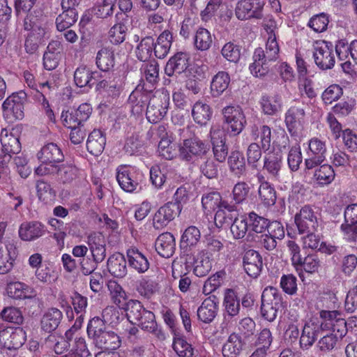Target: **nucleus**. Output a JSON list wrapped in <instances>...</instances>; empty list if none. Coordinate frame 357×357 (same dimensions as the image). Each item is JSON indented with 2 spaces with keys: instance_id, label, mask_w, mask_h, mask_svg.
<instances>
[{
  "instance_id": "obj_16",
  "label": "nucleus",
  "mask_w": 357,
  "mask_h": 357,
  "mask_svg": "<svg viewBox=\"0 0 357 357\" xmlns=\"http://www.w3.org/2000/svg\"><path fill=\"white\" fill-rule=\"evenodd\" d=\"M308 158L305 160V169H312L324 162L326 146L325 142L317 137L312 138L308 142Z\"/></svg>"
},
{
  "instance_id": "obj_15",
  "label": "nucleus",
  "mask_w": 357,
  "mask_h": 357,
  "mask_svg": "<svg viewBox=\"0 0 357 357\" xmlns=\"http://www.w3.org/2000/svg\"><path fill=\"white\" fill-rule=\"evenodd\" d=\"M264 3L260 0H241L238 1L235 8V14L240 20L262 17Z\"/></svg>"
},
{
  "instance_id": "obj_29",
  "label": "nucleus",
  "mask_w": 357,
  "mask_h": 357,
  "mask_svg": "<svg viewBox=\"0 0 357 357\" xmlns=\"http://www.w3.org/2000/svg\"><path fill=\"white\" fill-rule=\"evenodd\" d=\"M88 245L92 257L102 262L106 257V240L101 232H93L88 236Z\"/></svg>"
},
{
  "instance_id": "obj_36",
  "label": "nucleus",
  "mask_w": 357,
  "mask_h": 357,
  "mask_svg": "<svg viewBox=\"0 0 357 357\" xmlns=\"http://www.w3.org/2000/svg\"><path fill=\"white\" fill-rule=\"evenodd\" d=\"M340 335V333L333 331H324V333L321 335V337L319 340L316 348L323 355L331 352L337 348L339 341L344 336Z\"/></svg>"
},
{
  "instance_id": "obj_11",
  "label": "nucleus",
  "mask_w": 357,
  "mask_h": 357,
  "mask_svg": "<svg viewBox=\"0 0 357 357\" xmlns=\"http://www.w3.org/2000/svg\"><path fill=\"white\" fill-rule=\"evenodd\" d=\"M313 57L316 65L322 70L331 69L335 65L333 46L325 40H317L313 44Z\"/></svg>"
},
{
  "instance_id": "obj_28",
  "label": "nucleus",
  "mask_w": 357,
  "mask_h": 357,
  "mask_svg": "<svg viewBox=\"0 0 357 357\" xmlns=\"http://www.w3.org/2000/svg\"><path fill=\"white\" fill-rule=\"evenodd\" d=\"M5 290L6 295L15 300L31 299L36 295L33 288L20 281L7 282Z\"/></svg>"
},
{
  "instance_id": "obj_34",
  "label": "nucleus",
  "mask_w": 357,
  "mask_h": 357,
  "mask_svg": "<svg viewBox=\"0 0 357 357\" xmlns=\"http://www.w3.org/2000/svg\"><path fill=\"white\" fill-rule=\"evenodd\" d=\"M135 289L144 298L151 299L160 289L158 282L148 276H142L135 281Z\"/></svg>"
},
{
  "instance_id": "obj_55",
  "label": "nucleus",
  "mask_w": 357,
  "mask_h": 357,
  "mask_svg": "<svg viewBox=\"0 0 357 357\" xmlns=\"http://www.w3.org/2000/svg\"><path fill=\"white\" fill-rule=\"evenodd\" d=\"M45 34V29H39L38 32H29L24 41L26 52L29 54L36 53Z\"/></svg>"
},
{
  "instance_id": "obj_26",
  "label": "nucleus",
  "mask_w": 357,
  "mask_h": 357,
  "mask_svg": "<svg viewBox=\"0 0 357 357\" xmlns=\"http://www.w3.org/2000/svg\"><path fill=\"white\" fill-rule=\"evenodd\" d=\"M324 329L319 322L311 319L306 322L300 338V344L302 349H307L314 343L317 337L324 333Z\"/></svg>"
},
{
  "instance_id": "obj_47",
  "label": "nucleus",
  "mask_w": 357,
  "mask_h": 357,
  "mask_svg": "<svg viewBox=\"0 0 357 357\" xmlns=\"http://www.w3.org/2000/svg\"><path fill=\"white\" fill-rule=\"evenodd\" d=\"M62 13L56 18V29L59 31H64L73 26L78 19L76 8H62Z\"/></svg>"
},
{
  "instance_id": "obj_41",
  "label": "nucleus",
  "mask_w": 357,
  "mask_h": 357,
  "mask_svg": "<svg viewBox=\"0 0 357 357\" xmlns=\"http://www.w3.org/2000/svg\"><path fill=\"white\" fill-rule=\"evenodd\" d=\"M259 105L265 115H277L282 109V98L279 94L272 96L264 94L260 98Z\"/></svg>"
},
{
  "instance_id": "obj_31",
  "label": "nucleus",
  "mask_w": 357,
  "mask_h": 357,
  "mask_svg": "<svg viewBox=\"0 0 357 357\" xmlns=\"http://www.w3.org/2000/svg\"><path fill=\"white\" fill-rule=\"evenodd\" d=\"M304 116L303 108L293 106L287 110L285 114V123L290 133L296 135L303 129Z\"/></svg>"
},
{
  "instance_id": "obj_51",
  "label": "nucleus",
  "mask_w": 357,
  "mask_h": 357,
  "mask_svg": "<svg viewBox=\"0 0 357 357\" xmlns=\"http://www.w3.org/2000/svg\"><path fill=\"white\" fill-rule=\"evenodd\" d=\"M201 233L199 229L195 226H190L183 231L180 241V245L183 249H191L197 245L199 242Z\"/></svg>"
},
{
  "instance_id": "obj_3",
  "label": "nucleus",
  "mask_w": 357,
  "mask_h": 357,
  "mask_svg": "<svg viewBox=\"0 0 357 357\" xmlns=\"http://www.w3.org/2000/svg\"><path fill=\"white\" fill-rule=\"evenodd\" d=\"M202 204L205 210L215 211L213 220L208 221L210 232L213 234L220 232L223 227V201L220 193L213 191L204 195Z\"/></svg>"
},
{
  "instance_id": "obj_6",
  "label": "nucleus",
  "mask_w": 357,
  "mask_h": 357,
  "mask_svg": "<svg viewBox=\"0 0 357 357\" xmlns=\"http://www.w3.org/2000/svg\"><path fill=\"white\" fill-rule=\"evenodd\" d=\"M1 144L2 163H8L13 155L21 151L22 146L20 142V132L17 128H3L0 133Z\"/></svg>"
},
{
  "instance_id": "obj_5",
  "label": "nucleus",
  "mask_w": 357,
  "mask_h": 357,
  "mask_svg": "<svg viewBox=\"0 0 357 357\" xmlns=\"http://www.w3.org/2000/svg\"><path fill=\"white\" fill-rule=\"evenodd\" d=\"M27 95L24 91H19L8 96L2 104L4 117L10 122L22 119L24 116V104Z\"/></svg>"
},
{
  "instance_id": "obj_25",
  "label": "nucleus",
  "mask_w": 357,
  "mask_h": 357,
  "mask_svg": "<svg viewBox=\"0 0 357 357\" xmlns=\"http://www.w3.org/2000/svg\"><path fill=\"white\" fill-rule=\"evenodd\" d=\"M227 208L231 213L229 215L225 212V222L230 223L234 218L230 227V231L235 239H239L245 236L248 230V222L243 217L237 218L238 213L234 206H228L225 204V209Z\"/></svg>"
},
{
  "instance_id": "obj_22",
  "label": "nucleus",
  "mask_w": 357,
  "mask_h": 357,
  "mask_svg": "<svg viewBox=\"0 0 357 357\" xmlns=\"http://www.w3.org/2000/svg\"><path fill=\"white\" fill-rule=\"evenodd\" d=\"M37 156L40 165L47 167L58 166L64 160L61 149L54 143H48L43 146Z\"/></svg>"
},
{
  "instance_id": "obj_39",
  "label": "nucleus",
  "mask_w": 357,
  "mask_h": 357,
  "mask_svg": "<svg viewBox=\"0 0 357 357\" xmlns=\"http://www.w3.org/2000/svg\"><path fill=\"white\" fill-rule=\"evenodd\" d=\"M106 137L100 130L94 129L86 141V149L93 155H100L105 149Z\"/></svg>"
},
{
  "instance_id": "obj_62",
  "label": "nucleus",
  "mask_w": 357,
  "mask_h": 357,
  "mask_svg": "<svg viewBox=\"0 0 357 357\" xmlns=\"http://www.w3.org/2000/svg\"><path fill=\"white\" fill-rule=\"evenodd\" d=\"M228 165L231 172L241 175L245 169L244 158L239 151H234L228 158Z\"/></svg>"
},
{
  "instance_id": "obj_48",
  "label": "nucleus",
  "mask_w": 357,
  "mask_h": 357,
  "mask_svg": "<svg viewBox=\"0 0 357 357\" xmlns=\"http://www.w3.org/2000/svg\"><path fill=\"white\" fill-rule=\"evenodd\" d=\"M192 116L196 123L205 126L211 118L212 110L208 105L197 101L192 106Z\"/></svg>"
},
{
  "instance_id": "obj_56",
  "label": "nucleus",
  "mask_w": 357,
  "mask_h": 357,
  "mask_svg": "<svg viewBox=\"0 0 357 357\" xmlns=\"http://www.w3.org/2000/svg\"><path fill=\"white\" fill-rule=\"evenodd\" d=\"M335 171L331 165H323L317 169L314 174V178L320 185L331 183L335 178Z\"/></svg>"
},
{
  "instance_id": "obj_64",
  "label": "nucleus",
  "mask_w": 357,
  "mask_h": 357,
  "mask_svg": "<svg viewBox=\"0 0 357 357\" xmlns=\"http://www.w3.org/2000/svg\"><path fill=\"white\" fill-rule=\"evenodd\" d=\"M356 102L355 100L351 98L344 101H340L336 103L332 107V114L337 115L340 117H345L349 115L355 109Z\"/></svg>"
},
{
  "instance_id": "obj_37",
  "label": "nucleus",
  "mask_w": 357,
  "mask_h": 357,
  "mask_svg": "<svg viewBox=\"0 0 357 357\" xmlns=\"http://www.w3.org/2000/svg\"><path fill=\"white\" fill-rule=\"evenodd\" d=\"M155 250L162 257L169 258L173 255L175 250V239L169 232L159 235L155 243Z\"/></svg>"
},
{
  "instance_id": "obj_12",
  "label": "nucleus",
  "mask_w": 357,
  "mask_h": 357,
  "mask_svg": "<svg viewBox=\"0 0 357 357\" xmlns=\"http://www.w3.org/2000/svg\"><path fill=\"white\" fill-rule=\"evenodd\" d=\"M294 222L298 233L317 232L320 226L319 219L312 208L305 205L295 215Z\"/></svg>"
},
{
  "instance_id": "obj_61",
  "label": "nucleus",
  "mask_w": 357,
  "mask_h": 357,
  "mask_svg": "<svg viewBox=\"0 0 357 357\" xmlns=\"http://www.w3.org/2000/svg\"><path fill=\"white\" fill-rule=\"evenodd\" d=\"M242 347L243 343L240 337L235 333L231 334L225 344V351H227L225 357H237Z\"/></svg>"
},
{
  "instance_id": "obj_63",
  "label": "nucleus",
  "mask_w": 357,
  "mask_h": 357,
  "mask_svg": "<svg viewBox=\"0 0 357 357\" xmlns=\"http://www.w3.org/2000/svg\"><path fill=\"white\" fill-rule=\"evenodd\" d=\"M212 268V263L208 256L204 254L197 257L194 262V273L197 277L206 275Z\"/></svg>"
},
{
  "instance_id": "obj_10",
  "label": "nucleus",
  "mask_w": 357,
  "mask_h": 357,
  "mask_svg": "<svg viewBox=\"0 0 357 357\" xmlns=\"http://www.w3.org/2000/svg\"><path fill=\"white\" fill-rule=\"evenodd\" d=\"M79 328L80 325L75 323L66 331V338L70 341V349L67 354L61 357H89L91 356L85 337L81 335Z\"/></svg>"
},
{
  "instance_id": "obj_58",
  "label": "nucleus",
  "mask_w": 357,
  "mask_h": 357,
  "mask_svg": "<svg viewBox=\"0 0 357 357\" xmlns=\"http://www.w3.org/2000/svg\"><path fill=\"white\" fill-rule=\"evenodd\" d=\"M0 319L17 325H21L24 321V317L20 309L13 306L4 307L0 312Z\"/></svg>"
},
{
  "instance_id": "obj_35",
  "label": "nucleus",
  "mask_w": 357,
  "mask_h": 357,
  "mask_svg": "<svg viewBox=\"0 0 357 357\" xmlns=\"http://www.w3.org/2000/svg\"><path fill=\"white\" fill-rule=\"evenodd\" d=\"M107 287L112 303L127 312L130 300H128L127 293L123 288L116 281H109Z\"/></svg>"
},
{
  "instance_id": "obj_44",
  "label": "nucleus",
  "mask_w": 357,
  "mask_h": 357,
  "mask_svg": "<svg viewBox=\"0 0 357 357\" xmlns=\"http://www.w3.org/2000/svg\"><path fill=\"white\" fill-rule=\"evenodd\" d=\"M96 347L110 351L119 349L121 344L119 336L113 331H105L94 340Z\"/></svg>"
},
{
  "instance_id": "obj_14",
  "label": "nucleus",
  "mask_w": 357,
  "mask_h": 357,
  "mask_svg": "<svg viewBox=\"0 0 357 357\" xmlns=\"http://www.w3.org/2000/svg\"><path fill=\"white\" fill-rule=\"evenodd\" d=\"M321 321L319 325L324 331H333V332L340 333V335H345L347 333V323L341 316V313L337 310H321L320 312Z\"/></svg>"
},
{
  "instance_id": "obj_53",
  "label": "nucleus",
  "mask_w": 357,
  "mask_h": 357,
  "mask_svg": "<svg viewBox=\"0 0 357 357\" xmlns=\"http://www.w3.org/2000/svg\"><path fill=\"white\" fill-rule=\"evenodd\" d=\"M213 43V38L210 31L203 27H199L194 36V45L200 51L208 50Z\"/></svg>"
},
{
  "instance_id": "obj_9",
  "label": "nucleus",
  "mask_w": 357,
  "mask_h": 357,
  "mask_svg": "<svg viewBox=\"0 0 357 357\" xmlns=\"http://www.w3.org/2000/svg\"><path fill=\"white\" fill-rule=\"evenodd\" d=\"M26 341V333L22 327H8L0 323V346L17 350Z\"/></svg>"
},
{
  "instance_id": "obj_1",
  "label": "nucleus",
  "mask_w": 357,
  "mask_h": 357,
  "mask_svg": "<svg viewBox=\"0 0 357 357\" xmlns=\"http://www.w3.org/2000/svg\"><path fill=\"white\" fill-rule=\"evenodd\" d=\"M126 316L130 322L137 324L143 331L151 333L160 341L165 340L166 334L162 326L158 324L155 314L146 310L139 300L130 299Z\"/></svg>"
},
{
  "instance_id": "obj_7",
  "label": "nucleus",
  "mask_w": 357,
  "mask_h": 357,
  "mask_svg": "<svg viewBox=\"0 0 357 357\" xmlns=\"http://www.w3.org/2000/svg\"><path fill=\"white\" fill-rule=\"evenodd\" d=\"M152 93V86H147L143 80L140 81L128 100L133 115L139 116L145 112Z\"/></svg>"
},
{
  "instance_id": "obj_60",
  "label": "nucleus",
  "mask_w": 357,
  "mask_h": 357,
  "mask_svg": "<svg viewBox=\"0 0 357 357\" xmlns=\"http://www.w3.org/2000/svg\"><path fill=\"white\" fill-rule=\"evenodd\" d=\"M127 26L123 22L116 23L108 32V38L111 43L119 45L126 40Z\"/></svg>"
},
{
  "instance_id": "obj_49",
  "label": "nucleus",
  "mask_w": 357,
  "mask_h": 357,
  "mask_svg": "<svg viewBox=\"0 0 357 357\" xmlns=\"http://www.w3.org/2000/svg\"><path fill=\"white\" fill-rule=\"evenodd\" d=\"M251 135L255 140L259 139L261 147L264 151H268L271 146L272 136L271 129L266 125H263L259 128L257 126L252 127Z\"/></svg>"
},
{
  "instance_id": "obj_19",
  "label": "nucleus",
  "mask_w": 357,
  "mask_h": 357,
  "mask_svg": "<svg viewBox=\"0 0 357 357\" xmlns=\"http://www.w3.org/2000/svg\"><path fill=\"white\" fill-rule=\"evenodd\" d=\"M117 314L118 312H116L115 309L112 307H107L102 312L103 319L99 317H95L90 319L86 329L88 336L93 340L97 339L98 336L105 332V324H112L114 322L112 318L111 317L109 319L108 316L115 315V317L118 319L119 317L117 316Z\"/></svg>"
},
{
  "instance_id": "obj_54",
  "label": "nucleus",
  "mask_w": 357,
  "mask_h": 357,
  "mask_svg": "<svg viewBox=\"0 0 357 357\" xmlns=\"http://www.w3.org/2000/svg\"><path fill=\"white\" fill-rule=\"evenodd\" d=\"M225 310L231 317L236 316L240 310V300L236 293L231 289L225 292Z\"/></svg>"
},
{
  "instance_id": "obj_30",
  "label": "nucleus",
  "mask_w": 357,
  "mask_h": 357,
  "mask_svg": "<svg viewBox=\"0 0 357 357\" xmlns=\"http://www.w3.org/2000/svg\"><path fill=\"white\" fill-rule=\"evenodd\" d=\"M101 78L100 73L93 71L91 69L85 66H79L74 73V81L78 87L88 86L91 88L95 82Z\"/></svg>"
},
{
  "instance_id": "obj_4",
  "label": "nucleus",
  "mask_w": 357,
  "mask_h": 357,
  "mask_svg": "<svg viewBox=\"0 0 357 357\" xmlns=\"http://www.w3.org/2000/svg\"><path fill=\"white\" fill-rule=\"evenodd\" d=\"M169 105V95L167 93L153 91L146 109V116L151 123H156L167 114Z\"/></svg>"
},
{
  "instance_id": "obj_32",
  "label": "nucleus",
  "mask_w": 357,
  "mask_h": 357,
  "mask_svg": "<svg viewBox=\"0 0 357 357\" xmlns=\"http://www.w3.org/2000/svg\"><path fill=\"white\" fill-rule=\"evenodd\" d=\"M188 66V54L185 52H180L169 59L165 68V71L168 76H172L174 73L181 74L185 72Z\"/></svg>"
},
{
  "instance_id": "obj_33",
  "label": "nucleus",
  "mask_w": 357,
  "mask_h": 357,
  "mask_svg": "<svg viewBox=\"0 0 357 357\" xmlns=\"http://www.w3.org/2000/svg\"><path fill=\"white\" fill-rule=\"evenodd\" d=\"M262 259L258 252L248 250L243 257V266L245 272L252 278H257L262 269Z\"/></svg>"
},
{
  "instance_id": "obj_27",
  "label": "nucleus",
  "mask_w": 357,
  "mask_h": 357,
  "mask_svg": "<svg viewBox=\"0 0 357 357\" xmlns=\"http://www.w3.org/2000/svg\"><path fill=\"white\" fill-rule=\"evenodd\" d=\"M129 266L138 273H144L149 268V261L144 252L136 246H131L126 250Z\"/></svg>"
},
{
  "instance_id": "obj_17",
  "label": "nucleus",
  "mask_w": 357,
  "mask_h": 357,
  "mask_svg": "<svg viewBox=\"0 0 357 357\" xmlns=\"http://www.w3.org/2000/svg\"><path fill=\"white\" fill-rule=\"evenodd\" d=\"M344 222L341 225L340 229L347 241H357V204L349 205L344 213Z\"/></svg>"
},
{
  "instance_id": "obj_40",
  "label": "nucleus",
  "mask_w": 357,
  "mask_h": 357,
  "mask_svg": "<svg viewBox=\"0 0 357 357\" xmlns=\"http://www.w3.org/2000/svg\"><path fill=\"white\" fill-rule=\"evenodd\" d=\"M107 269L113 276L122 278L127 273L126 259L120 252H115L107 259Z\"/></svg>"
},
{
  "instance_id": "obj_2",
  "label": "nucleus",
  "mask_w": 357,
  "mask_h": 357,
  "mask_svg": "<svg viewBox=\"0 0 357 357\" xmlns=\"http://www.w3.org/2000/svg\"><path fill=\"white\" fill-rule=\"evenodd\" d=\"M35 173L38 176L56 174L60 183L64 185H74L79 181L81 171L74 164L66 162L52 167L40 165L35 169Z\"/></svg>"
},
{
  "instance_id": "obj_42",
  "label": "nucleus",
  "mask_w": 357,
  "mask_h": 357,
  "mask_svg": "<svg viewBox=\"0 0 357 357\" xmlns=\"http://www.w3.org/2000/svg\"><path fill=\"white\" fill-rule=\"evenodd\" d=\"M173 40V36L170 31L165 30L154 41V55L158 59H164L169 53Z\"/></svg>"
},
{
  "instance_id": "obj_52",
  "label": "nucleus",
  "mask_w": 357,
  "mask_h": 357,
  "mask_svg": "<svg viewBox=\"0 0 357 357\" xmlns=\"http://www.w3.org/2000/svg\"><path fill=\"white\" fill-rule=\"evenodd\" d=\"M264 160V169L272 177L276 178L281 168V155L278 153L270 152L265 155Z\"/></svg>"
},
{
  "instance_id": "obj_24",
  "label": "nucleus",
  "mask_w": 357,
  "mask_h": 357,
  "mask_svg": "<svg viewBox=\"0 0 357 357\" xmlns=\"http://www.w3.org/2000/svg\"><path fill=\"white\" fill-rule=\"evenodd\" d=\"M220 298L216 294H212L205 298L197 309V317L205 324L211 323L218 314Z\"/></svg>"
},
{
  "instance_id": "obj_8",
  "label": "nucleus",
  "mask_w": 357,
  "mask_h": 357,
  "mask_svg": "<svg viewBox=\"0 0 357 357\" xmlns=\"http://www.w3.org/2000/svg\"><path fill=\"white\" fill-rule=\"evenodd\" d=\"M142 177V172L130 165H121L116 169V181L121 188L127 192L137 190Z\"/></svg>"
},
{
  "instance_id": "obj_18",
  "label": "nucleus",
  "mask_w": 357,
  "mask_h": 357,
  "mask_svg": "<svg viewBox=\"0 0 357 357\" xmlns=\"http://www.w3.org/2000/svg\"><path fill=\"white\" fill-rule=\"evenodd\" d=\"M207 146L198 138H190L183 141L179 149V155L183 160L193 161L204 155L207 151Z\"/></svg>"
},
{
  "instance_id": "obj_23",
  "label": "nucleus",
  "mask_w": 357,
  "mask_h": 357,
  "mask_svg": "<svg viewBox=\"0 0 357 357\" xmlns=\"http://www.w3.org/2000/svg\"><path fill=\"white\" fill-rule=\"evenodd\" d=\"M46 227L44 224L38 220L25 221L18 229L20 238L23 241H33L44 236Z\"/></svg>"
},
{
  "instance_id": "obj_50",
  "label": "nucleus",
  "mask_w": 357,
  "mask_h": 357,
  "mask_svg": "<svg viewBox=\"0 0 357 357\" xmlns=\"http://www.w3.org/2000/svg\"><path fill=\"white\" fill-rule=\"evenodd\" d=\"M153 45L154 38L152 36L143 38L135 50L137 58L143 62L149 61L154 54Z\"/></svg>"
},
{
  "instance_id": "obj_59",
  "label": "nucleus",
  "mask_w": 357,
  "mask_h": 357,
  "mask_svg": "<svg viewBox=\"0 0 357 357\" xmlns=\"http://www.w3.org/2000/svg\"><path fill=\"white\" fill-rule=\"evenodd\" d=\"M259 196L266 206H273L276 201V191L269 183H263L259 188Z\"/></svg>"
},
{
  "instance_id": "obj_38",
  "label": "nucleus",
  "mask_w": 357,
  "mask_h": 357,
  "mask_svg": "<svg viewBox=\"0 0 357 357\" xmlns=\"http://www.w3.org/2000/svg\"><path fill=\"white\" fill-rule=\"evenodd\" d=\"M63 319V313L57 308L52 307L44 313L40 321L41 328L46 333L55 331Z\"/></svg>"
},
{
  "instance_id": "obj_13",
  "label": "nucleus",
  "mask_w": 357,
  "mask_h": 357,
  "mask_svg": "<svg viewBox=\"0 0 357 357\" xmlns=\"http://www.w3.org/2000/svg\"><path fill=\"white\" fill-rule=\"evenodd\" d=\"M280 304L278 290L272 287L264 289L261 295V313L268 321L275 320Z\"/></svg>"
},
{
  "instance_id": "obj_57",
  "label": "nucleus",
  "mask_w": 357,
  "mask_h": 357,
  "mask_svg": "<svg viewBox=\"0 0 357 357\" xmlns=\"http://www.w3.org/2000/svg\"><path fill=\"white\" fill-rule=\"evenodd\" d=\"M172 347L180 357H195L192 345L187 342L185 338L178 335L174 337Z\"/></svg>"
},
{
  "instance_id": "obj_45",
  "label": "nucleus",
  "mask_w": 357,
  "mask_h": 357,
  "mask_svg": "<svg viewBox=\"0 0 357 357\" xmlns=\"http://www.w3.org/2000/svg\"><path fill=\"white\" fill-rule=\"evenodd\" d=\"M211 139L215 158L223 162V128L220 126H213L211 131Z\"/></svg>"
},
{
  "instance_id": "obj_21",
  "label": "nucleus",
  "mask_w": 357,
  "mask_h": 357,
  "mask_svg": "<svg viewBox=\"0 0 357 357\" xmlns=\"http://www.w3.org/2000/svg\"><path fill=\"white\" fill-rule=\"evenodd\" d=\"M225 122L227 124V131L233 135H238L243 129L245 123L242 109L238 106L225 107Z\"/></svg>"
},
{
  "instance_id": "obj_20",
  "label": "nucleus",
  "mask_w": 357,
  "mask_h": 357,
  "mask_svg": "<svg viewBox=\"0 0 357 357\" xmlns=\"http://www.w3.org/2000/svg\"><path fill=\"white\" fill-rule=\"evenodd\" d=\"M181 211L179 206L174 204L172 202H168L155 212L153 219V227L157 229L166 227L176 217L178 216Z\"/></svg>"
},
{
  "instance_id": "obj_46",
  "label": "nucleus",
  "mask_w": 357,
  "mask_h": 357,
  "mask_svg": "<svg viewBox=\"0 0 357 357\" xmlns=\"http://www.w3.org/2000/svg\"><path fill=\"white\" fill-rule=\"evenodd\" d=\"M254 62L250 64V70L251 73L257 77H261L267 74L268 68L266 66L264 51L262 48L255 50L253 55Z\"/></svg>"
},
{
  "instance_id": "obj_43",
  "label": "nucleus",
  "mask_w": 357,
  "mask_h": 357,
  "mask_svg": "<svg viewBox=\"0 0 357 357\" xmlns=\"http://www.w3.org/2000/svg\"><path fill=\"white\" fill-rule=\"evenodd\" d=\"M96 64L102 72H109L115 65L114 52L109 47H102L96 54Z\"/></svg>"
}]
</instances>
